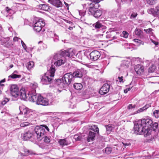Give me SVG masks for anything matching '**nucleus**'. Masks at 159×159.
I'll use <instances>...</instances> for the list:
<instances>
[{
    "label": "nucleus",
    "instance_id": "47",
    "mask_svg": "<svg viewBox=\"0 0 159 159\" xmlns=\"http://www.w3.org/2000/svg\"><path fill=\"white\" fill-rule=\"evenodd\" d=\"M24 152L25 153H24V155H25L26 156H28L30 154H32L30 152V151L29 150L26 149L25 150Z\"/></svg>",
    "mask_w": 159,
    "mask_h": 159
},
{
    "label": "nucleus",
    "instance_id": "30",
    "mask_svg": "<svg viewBox=\"0 0 159 159\" xmlns=\"http://www.w3.org/2000/svg\"><path fill=\"white\" fill-rule=\"evenodd\" d=\"M102 14V11L100 10H97L95 11L93 15L95 18H98L101 16Z\"/></svg>",
    "mask_w": 159,
    "mask_h": 159
},
{
    "label": "nucleus",
    "instance_id": "41",
    "mask_svg": "<svg viewBox=\"0 0 159 159\" xmlns=\"http://www.w3.org/2000/svg\"><path fill=\"white\" fill-rule=\"evenodd\" d=\"M112 35L111 32H107V34L106 36V37L107 39L113 38V39H114L115 38V36H113L112 37H111Z\"/></svg>",
    "mask_w": 159,
    "mask_h": 159
},
{
    "label": "nucleus",
    "instance_id": "20",
    "mask_svg": "<svg viewBox=\"0 0 159 159\" xmlns=\"http://www.w3.org/2000/svg\"><path fill=\"white\" fill-rule=\"evenodd\" d=\"M134 34L137 37L142 38L143 37V32L140 29H136L134 32Z\"/></svg>",
    "mask_w": 159,
    "mask_h": 159
},
{
    "label": "nucleus",
    "instance_id": "52",
    "mask_svg": "<svg viewBox=\"0 0 159 159\" xmlns=\"http://www.w3.org/2000/svg\"><path fill=\"white\" fill-rule=\"evenodd\" d=\"M37 84L36 83H34L31 86L32 89H35L37 87Z\"/></svg>",
    "mask_w": 159,
    "mask_h": 159
},
{
    "label": "nucleus",
    "instance_id": "22",
    "mask_svg": "<svg viewBox=\"0 0 159 159\" xmlns=\"http://www.w3.org/2000/svg\"><path fill=\"white\" fill-rule=\"evenodd\" d=\"M95 136V133L91 131H89L88 136L87 138V140L89 142L91 141H93Z\"/></svg>",
    "mask_w": 159,
    "mask_h": 159
},
{
    "label": "nucleus",
    "instance_id": "33",
    "mask_svg": "<svg viewBox=\"0 0 159 159\" xmlns=\"http://www.w3.org/2000/svg\"><path fill=\"white\" fill-rule=\"evenodd\" d=\"M34 66V62L33 61H30L27 63L26 67L28 70H30Z\"/></svg>",
    "mask_w": 159,
    "mask_h": 159
},
{
    "label": "nucleus",
    "instance_id": "39",
    "mask_svg": "<svg viewBox=\"0 0 159 159\" xmlns=\"http://www.w3.org/2000/svg\"><path fill=\"white\" fill-rule=\"evenodd\" d=\"M6 10L8 13L10 14H13L14 13L13 11L8 7H6Z\"/></svg>",
    "mask_w": 159,
    "mask_h": 159
},
{
    "label": "nucleus",
    "instance_id": "6",
    "mask_svg": "<svg viewBox=\"0 0 159 159\" xmlns=\"http://www.w3.org/2000/svg\"><path fill=\"white\" fill-rule=\"evenodd\" d=\"M33 29L36 32H39L42 28L45 25V23L42 19L36 18L33 21Z\"/></svg>",
    "mask_w": 159,
    "mask_h": 159
},
{
    "label": "nucleus",
    "instance_id": "29",
    "mask_svg": "<svg viewBox=\"0 0 159 159\" xmlns=\"http://www.w3.org/2000/svg\"><path fill=\"white\" fill-rule=\"evenodd\" d=\"M158 127V124L156 122H155L153 124V121H152V124L150 126H147V129L148 130H149L151 131V128H152L154 129H155L157 128Z\"/></svg>",
    "mask_w": 159,
    "mask_h": 159
},
{
    "label": "nucleus",
    "instance_id": "49",
    "mask_svg": "<svg viewBox=\"0 0 159 159\" xmlns=\"http://www.w3.org/2000/svg\"><path fill=\"white\" fill-rule=\"evenodd\" d=\"M116 81L120 83L122 82L123 83L124 81H123V77H118L117 78V79L116 80Z\"/></svg>",
    "mask_w": 159,
    "mask_h": 159
},
{
    "label": "nucleus",
    "instance_id": "44",
    "mask_svg": "<svg viewBox=\"0 0 159 159\" xmlns=\"http://www.w3.org/2000/svg\"><path fill=\"white\" fill-rule=\"evenodd\" d=\"M9 101V99L6 98H4L3 100L2 101L1 103L2 105H5Z\"/></svg>",
    "mask_w": 159,
    "mask_h": 159
},
{
    "label": "nucleus",
    "instance_id": "8",
    "mask_svg": "<svg viewBox=\"0 0 159 159\" xmlns=\"http://www.w3.org/2000/svg\"><path fill=\"white\" fill-rule=\"evenodd\" d=\"M10 93L11 95L15 98L17 97L19 95V90L18 86L16 84L11 85L10 88Z\"/></svg>",
    "mask_w": 159,
    "mask_h": 159
},
{
    "label": "nucleus",
    "instance_id": "15",
    "mask_svg": "<svg viewBox=\"0 0 159 159\" xmlns=\"http://www.w3.org/2000/svg\"><path fill=\"white\" fill-rule=\"evenodd\" d=\"M22 136L23 137L22 138L23 140H27L31 139V141H34V140L32 139V138L34 137L33 134L32 133L29 131L25 132L22 135Z\"/></svg>",
    "mask_w": 159,
    "mask_h": 159
},
{
    "label": "nucleus",
    "instance_id": "58",
    "mask_svg": "<svg viewBox=\"0 0 159 159\" xmlns=\"http://www.w3.org/2000/svg\"><path fill=\"white\" fill-rule=\"evenodd\" d=\"M151 42L154 44L155 45H157L158 43L157 42L153 40V39H151Z\"/></svg>",
    "mask_w": 159,
    "mask_h": 159
},
{
    "label": "nucleus",
    "instance_id": "54",
    "mask_svg": "<svg viewBox=\"0 0 159 159\" xmlns=\"http://www.w3.org/2000/svg\"><path fill=\"white\" fill-rule=\"evenodd\" d=\"M135 105H132V104H130L129 105L128 108L129 109H130L132 108H135Z\"/></svg>",
    "mask_w": 159,
    "mask_h": 159
},
{
    "label": "nucleus",
    "instance_id": "63",
    "mask_svg": "<svg viewBox=\"0 0 159 159\" xmlns=\"http://www.w3.org/2000/svg\"><path fill=\"white\" fill-rule=\"evenodd\" d=\"M5 82V79H3L2 80H1L0 81V85H1V83L4 82Z\"/></svg>",
    "mask_w": 159,
    "mask_h": 159
},
{
    "label": "nucleus",
    "instance_id": "53",
    "mask_svg": "<svg viewBox=\"0 0 159 159\" xmlns=\"http://www.w3.org/2000/svg\"><path fill=\"white\" fill-rule=\"evenodd\" d=\"M7 48H9L10 47H11L13 45V44L12 42L9 41L7 43Z\"/></svg>",
    "mask_w": 159,
    "mask_h": 159
},
{
    "label": "nucleus",
    "instance_id": "23",
    "mask_svg": "<svg viewBox=\"0 0 159 159\" xmlns=\"http://www.w3.org/2000/svg\"><path fill=\"white\" fill-rule=\"evenodd\" d=\"M93 25L96 29H105L106 28L105 26L101 24L99 22H97L93 24Z\"/></svg>",
    "mask_w": 159,
    "mask_h": 159
},
{
    "label": "nucleus",
    "instance_id": "34",
    "mask_svg": "<svg viewBox=\"0 0 159 159\" xmlns=\"http://www.w3.org/2000/svg\"><path fill=\"white\" fill-rule=\"evenodd\" d=\"M90 129L95 132H97L98 134L99 133V129L96 125H94L93 126H91Z\"/></svg>",
    "mask_w": 159,
    "mask_h": 159
},
{
    "label": "nucleus",
    "instance_id": "26",
    "mask_svg": "<svg viewBox=\"0 0 159 159\" xmlns=\"http://www.w3.org/2000/svg\"><path fill=\"white\" fill-rule=\"evenodd\" d=\"M20 99L21 100H25L27 97L25 91L24 90L21 89L20 90Z\"/></svg>",
    "mask_w": 159,
    "mask_h": 159
},
{
    "label": "nucleus",
    "instance_id": "35",
    "mask_svg": "<svg viewBox=\"0 0 159 159\" xmlns=\"http://www.w3.org/2000/svg\"><path fill=\"white\" fill-rule=\"evenodd\" d=\"M9 77H11L12 79H16L17 78H20L21 77L20 75H18L15 74H12L11 75H10Z\"/></svg>",
    "mask_w": 159,
    "mask_h": 159
},
{
    "label": "nucleus",
    "instance_id": "64",
    "mask_svg": "<svg viewBox=\"0 0 159 159\" xmlns=\"http://www.w3.org/2000/svg\"><path fill=\"white\" fill-rule=\"evenodd\" d=\"M128 90L127 89H126L124 90V93H126L128 92Z\"/></svg>",
    "mask_w": 159,
    "mask_h": 159
},
{
    "label": "nucleus",
    "instance_id": "50",
    "mask_svg": "<svg viewBox=\"0 0 159 159\" xmlns=\"http://www.w3.org/2000/svg\"><path fill=\"white\" fill-rule=\"evenodd\" d=\"M79 15L81 16H84L85 15V11H79Z\"/></svg>",
    "mask_w": 159,
    "mask_h": 159
},
{
    "label": "nucleus",
    "instance_id": "43",
    "mask_svg": "<svg viewBox=\"0 0 159 159\" xmlns=\"http://www.w3.org/2000/svg\"><path fill=\"white\" fill-rule=\"evenodd\" d=\"M29 124L28 122H24L20 124V126L21 127H24L29 125Z\"/></svg>",
    "mask_w": 159,
    "mask_h": 159
},
{
    "label": "nucleus",
    "instance_id": "3",
    "mask_svg": "<svg viewBox=\"0 0 159 159\" xmlns=\"http://www.w3.org/2000/svg\"><path fill=\"white\" fill-rule=\"evenodd\" d=\"M30 101L33 102H36L38 105L46 106L48 104V100L46 98H43L39 94H36L35 93L28 94Z\"/></svg>",
    "mask_w": 159,
    "mask_h": 159
},
{
    "label": "nucleus",
    "instance_id": "5",
    "mask_svg": "<svg viewBox=\"0 0 159 159\" xmlns=\"http://www.w3.org/2000/svg\"><path fill=\"white\" fill-rule=\"evenodd\" d=\"M34 131L37 135V139L39 140V139H41L42 137L46 134L47 132L49 131V129L47 125H41L36 126Z\"/></svg>",
    "mask_w": 159,
    "mask_h": 159
},
{
    "label": "nucleus",
    "instance_id": "36",
    "mask_svg": "<svg viewBox=\"0 0 159 159\" xmlns=\"http://www.w3.org/2000/svg\"><path fill=\"white\" fill-rule=\"evenodd\" d=\"M157 0H146L147 3L151 5H153L157 2Z\"/></svg>",
    "mask_w": 159,
    "mask_h": 159
},
{
    "label": "nucleus",
    "instance_id": "10",
    "mask_svg": "<svg viewBox=\"0 0 159 159\" xmlns=\"http://www.w3.org/2000/svg\"><path fill=\"white\" fill-rule=\"evenodd\" d=\"M68 57H72L73 58L77 59V60H81L82 59V55L80 53H77L75 55V51L71 49L68 50Z\"/></svg>",
    "mask_w": 159,
    "mask_h": 159
},
{
    "label": "nucleus",
    "instance_id": "46",
    "mask_svg": "<svg viewBox=\"0 0 159 159\" xmlns=\"http://www.w3.org/2000/svg\"><path fill=\"white\" fill-rule=\"evenodd\" d=\"M145 110V108H144V107H143L142 108H140L138 109L137 111H136V112L134 113V114L136 113H139L143 111L144 110Z\"/></svg>",
    "mask_w": 159,
    "mask_h": 159
},
{
    "label": "nucleus",
    "instance_id": "38",
    "mask_svg": "<svg viewBox=\"0 0 159 159\" xmlns=\"http://www.w3.org/2000/svg\"><path fill=\"white\" fill-rule=\"evenodd\" d=\"M154 116L156 118H159V110H155L153 112Z\"/></svg>",
    "mask_w": 159,
    "mask_h": 159
},
{
    "label": "nucleus",
    "instance_id": "17",
    "mask_svg": "<svg viewBox=\"0 0 159 159\" xmlns=\"http://www.w3.org/2000/svg\"><path fill=\"white\" fill-rule=\"evenodd\" d=\"M130 63V61L128 60H124L121 65L120 68L119 69V70H122L127 69L129 67Z\"/></svg>",
    "mask_w": 159,
    "mask_h": 159
},
{
    "label": "nucleus",
    "instance_id": "14",
    "mask_svg": "<svg viewBox=\"0 0 159 159\" xmlns=\"http://www.w3.org/2000/svg\"><path fill=\"white\" fill-rule=\"evenodd\" d=\"M110 88V85L108 84H105L100 89L99 93L101 95L105 94L109 92Z\"/></svg>",
    "mask_w": 159,
    "mask_h": 159
},
{
    "label": "nucleus",
    "instance_id": "16",
    "mask_svg": "<svg viewBox=\"0 0 159 159\" xmlns=\"http://www.w3.org/2000/svg\"><path fill=\"white\" fill-rule=\"evenodd\" d=\"M48 2L57 8L62 6V3L60 0H48Z\"/></svg>",
    "mask_w": 159,
    "mask_h": 159
},
{
    "label": "nucleus",
    "instance_id": "9",
    "mask_svg": "<svg viewBox=\"0 0 159 159\" xmlns=\"http://www.w3.org/2000/svg\"><path fill=\"white\" fill-rule=\"evenodd\" d=\"M68 50L59 52L54 55L53 57V59L55 60H58L60 59L62 57H68Z\"/></svg>",
    "mask_w": 159,
    "mask_h": 159
},
{
    "label": "nucleus",
    "instance_id": "7",
    "mask_svg": "<svg viewBox=\"0 0 159 159\" xmlns=\"http://www.w3.org/2000/svg\"><path fill=\"white\" fill-rule=\"evenodd\" d=\"M99 7L98 2H97V0H93V2L89 4V14L93 15L97 9L96 7Z\"/></svg>",
    "mask_w": 159,
    "mask_h": 159
},
{
    "label": "nucleus",
    "instance_id": "51",
    "mask_svg": "<svg viewBox=\"0 0 159 159\" xmlns=\"http://www.w3.org/2000/svg\"><path fill=\"white\" fill-rule=\"evenodd\" d=\"M137 14L135 12H133L132 13L131 16H130V18H135L136 16H137Z\"/></svg>",
    "mask_w": 159,
    "mask_h": 159
},
{
    "label": "nucleus",
    "instance_id": "37",
    "mask_svg": "<svg viewBox=\"0 0 159 159\" xmlns=\"http://www.w3.org/2000/svg\"><path fill=\"white\" fill-rule=\"evenodd\" d=\"M156 69V67L154 65H152L148 69V72L149 73L153 72Z\"/></svg>",
    "mask_w": 159,
    "mask_h": 159
},
{
    "label": "nucleus",
    "instance_id": "57",
    "mask_svg": "<svg viewBox=\"0 0 159 159\" xmlns=\"http://www.w3.org/2000/svg\"><path fill=\"white\" fill-rule=\"evenodd\" d=\"M150 107H151V105L149 104H146L144 107H143L144 108H145V110Z\"/></svg>",
    "mask_w": 159,
    "mask_h": 159
},
{
    "label": "nucleus",
    "instance_id": "27",
    "mask_svg": "<svg viewBox=\"0 0 159 159\" xmlns=\"http://www.w3.org/2000/svg\"><path fill=\"white\" fill-rule=\"evenodd\" d=\"M74 88L76 90H81L83 88L82 84L81 83H75L73 85Z\"/></svg>",
    "mask_w": 159,
    "mask_h": 159
},
{
    "label": "nucleus",
    "instance_id": "31",
    "mask_svg": "<svg viewBox=\"0 0 159 159\" xmlns=\"http://www.w3.org/2000/svg\"><path fill=\"white\" fill-rule=\"evenodd\" d=\"M107 133L108 134L110 133L112 131V130L113 129L114 127L113 126L109 125H106V126Z\"/></svg>",
    "mask_w": 159,
    "mask_h": 159
},
{
    "label": "nucleus",
    "instance_id": "32",
    "mask_svg": "<svg viewBox=\"0 0 159 159\" xmlns=\"http://www.w3.org/2000/svg\"><path fill=\"white\" fill-rule=\"evenodd\" d=\"M43 139V141L44 142L48 144L50 141V139L49 137H47L46 135L44 136L43 137H42L41 139Z\"/></svg>",
    "mask_w": 159,
    "mask_h": 159
},
{
    "label": "nucleus",
    "instance_id": "1",
    "mask_svg": "<svg viewBox=\"0 0 159 159\" xmlns=\"http://www.w3.org/2000/svg\"><path fill=\"white\" fill-rule=\"evenodd\" d=\"M152 123V120L149 118L138 120L134 125V129L135 133L143 134L144 136H147L151 134V131L147 129V126H150Z\"/></svg>",
    "mask_w": 159,
    "mask_h": 159
},
{
    "label": "nucleus",
    "instance_id": "13",
    "mask_svg": "<svg viewBox=\"0 0 159 159\" xmlns=\"http://www.w3.org/2000/svg\"><path fill=\"white\" fill-rule=\"evenodd\" d=\"M89 56L91 59L93 61H96L100 57L101 54L98 51L94 50L90 53Z\"/></svg>",
    "mask_w": 159,
    "mask_h": 159
},
{
    "label": "nucleus",
    "instance_id": "28",
    "mask_svg": "<svg viewBox=\"0 0 159 159\" xmlns=\"http://www.w3.org/2000/svg\"><path fill=\"white\" fill-rule=\"evenodd\" d=\"M148 12L149 14H151L154 16H156L158 15V12L155 11L154 9L150 8L148 10Z\"/></svg>",
    "mask_w": 159,
    "mask_h": 159
},
{
    "label": "nucleus",
    "instance_id": "42",
    "mask_svg": "<svg viewBox=\"0 0 159 159\" xmlns=\"http://www.w3.org/2000/svg\"><path fill=\"white\" fill-rule=\"evenodd\" d=\"M74 138L76 141H80L81 140L82 137L76 134L74 136Z\"/></svg>",
    "mask_w": 159,
    "mask_h": 159
},
{
    "label": "nucleus",
    "instance_id": "11",
    "mask_svg": "<svg viewBox=\"0 0 159 159\" xmlns=\"http://www.w3.org/2000/svg\"><path fill=\"white\" fill-rule=\"evenodd\" d=\"M86 70L84 68H81L80 69H78L75 70L72 74L73 78L74 77L81 78L83 74L85 73Z\"/></svg>",
    "mask_w": 159,
    "mask_h": 159
},
{
    "label": "nucleus",
    "instance_id": "48",
    "mask_svg": "<svg viewBox=\"0 0 159 159\" xmlns=\"http://www.w3.org/2000/svg\"><path fill=\"white\" fill-rule=\"evenodd\" d=\"M122 34L123 35V37L124 38H126L128 37L129 34L126 31H123L122 32Z\"/></svg>",
    "mask_w": 159,
    "mask_h": 159
},
{
    "label": "nucleus",
    "instance_id": "25",
    "mask_svg": "<svg viewBox=\"0 0 159 159\" xmlns=\"http://www.w3.org/2000/svg\"><path fill=\"white\" fill-rule=\"evenodd\" d=\"M120 10V8L118 7L117 8H115L112 10L110 12V14L111 16L113 17L116 16V15L119 12V11Z\"/></svg>",
    "mask_w": 159,
    "mask_h": 159
},
{
    "label": "nucleus",
    "instance_id": "56",
    "mask_svg": "<svg viewBox=\"0 0 159 159\" xmlns=\"http://www.w3.org/2000/svg\"><path fill=\"white\" fill-rule=\"evenodd\" d=\"M21 43L23 47V48L25 49H26V46L25 44L24 43L23 41L21 40Z\"/></svg>",
    "mask_w": 159,
    "mask_h": 159
},
{
    "label": "nucleus",
    "instance_id": "2",
    "mask_svg": "<svg viewBox=\"0 0 159 159\" xmlns=\"http://www.w3.org/2000/svg\"><path fill=\"white\" fill-rule=\"evenodd\" d=\"M74 80L72 74L70 73L65 74L61 79H55L54 82L61 88H64L69 85Z\"/></svg>",
    "mask_w": 159,
    "mask_h": 159
},
{
    "label": "nucleus",
    "instance_id": "4",
    "mask_svg": "<svg viewBox=\"0 0 159 159\" xmlns=\"http://www.w3.org/2000/svg\"><path fill=\"white\" fill-rule=\"evenodd\" d=\"M56 71V69L55 66L53 64H52L48 72L49 73V76L50 77H49L48 76L46 75V74L42 76L41 78V82L43 84H47L51 83L52 80V77H53L54 76V73Z\"/></svg>",
    "mask_w": 159,
    "mask_h": 159
},
{
    "label": "nucleus",
    "instance_id": "12",
    "mask_svg": "<svg viewBox=\"0 0 159 159\" xmlns=\"http://www.w3.org/2000/svg\"><path fill=\"white\" fill-rule=\"evenodd\" d=\"M20 113L24 114L25 115V118L22 120L25 121L27 120L26 118L29 117L30 115V112L27 108H25L24 107H20Z\"/></svg>",
    "mask_w": 159,
    "mask_h": 159
},
{
    "label": "nucleus",
    "instance_id": "61",
    "mask_svg": "<svg viewBox=\"0 0 159 159\" xmlns=\"http://www.w3.org/2000/svg\"><path fill=\"white\" fill-rule=\"evenodd\" d=\"M65 4V5L66 6L67 8V9H69V5L68 3H66V2H64Z\"/></svg>",
    "mask_w": 159,
    "mask_h": 159
},
{
    "label": "nucleus",
    "instance_id": "55",
    "mask_svg": "<svg viewBox=\"0 0 159 159\" xmlns=\"http://www.w3.org/2000/svg\"><path fill=\"white\" fill-rule=\"evenodd\" d=\"M19 40H21L20 38H18L17 37H15L13 39L14 42L18 41Z\"/></svg>",
    "mask_w": 159,
    "mask_h": 159
},
{
    "label": "nucleus",
    "instance_id": "40",
    "mask_svg": "<svg viewBox=\"0 0 159 159\" xmlns=\"http://www.w3.org/2000/svg\"><path fill=\"white\" fill-rule=\"evenodd\" d=\"M112 151V149L110 147H107L105 148V152L107 154H110Z\"/></svg>",
    "mask_w": 159,
    "mask_h": 159
},
{
    "label": "nucleus",
    "instance_id": "60",
    "mask_svg": "<svg viewBox=\"0 0 159 159\" xmlns=\"http://www.w3.org/2000/svg\"><path fill=\"white\" fill-rule=\"evenodd\" d=\"M122 143L123 144V145L125 146H128L130 145V143Z\"/></svg>",
    "mask_w": 159,
    "mask_h": 159
},
{
    "label": "nucleus",
    "instance_id": "45",
    "mask_svg": "<svg viewBox=\"0 0 159 159\" xmlns=\"http://www.w3.org/2000/svg\"><path fill=\"white\" fill-rule=\"evenodd\" d=\"M144 30L147 33L152 34V29L151 28H148V29H144Z\"/></svg>",
    "mask_w": 159,
    "mask_h": 159
},
{
    "label": "nucleus",
    "instance_id": "62",
    "mask_svg": "<svg viewBox=\"0 0 159 159\" xmlns=\"http://www.w3.org/2000/svg\"><path fill=\"white\" fill-rule=\"evenodd\" d=\"M156 9L158 12H159V5L156 7Z\"/></svg>",
    "mask_w": 159,
    "mask_h": 159
},
{
    "label": "nucleus",
    "instance_id": "19",
    "mask_svg": "<svg viewBox=\"0 0 159 159\" xmlns=\"http://www.w3.org/2000/svg\"><path fill=\"white\" fill-rule=\"evenodd\" d=\"M39 9L46 11H48L51 10V7L46 4H40L38 6Z\"/></svg>",
    "mask_w": 159,
    "mask_h": 159
},
{
    "label": "nucleus",
    "instance_id": "59",
    "mask_svg": "<svg viewBox=\"0 0 159 159\" xmlns=\"http://www.w3.org/2000/svg\"><path fill=\"white\" fill-rule=\"evenodd\" d=\"M67 23L69 24L71 26L73 27V23L71 21H70L67 20Z\"/></svg>",
    "mask_w": 159,
    "mask_h": 159
},
{
    "label": "nucleus",
    "instance_id": "18",
    "mask_svg": "<svg viewBox=\"0 0 159 159\" xmlns=\"http://www.w3.org/2000/svg\"><path fill=\"white\" fill-rule=\"evenodd\" d=\"M134 70L137 74L141 75L143 73L144 67L139 65H137L135 66Z\"/></svg>",
    "mask_w": 159,
    "mask_h": 159
},
{
    "label": "nucleus",
    "instance_id": "24",
    "mask_svg": "<svg viewBox=\"0 0 159 159\" xmlns=\"http://www.w3.org/2000/svg\"><path fill=\"white\" fill-rule=\"evenodd\" d=\"M64 58V57H63ZM66 62V60L64 58L63 59H60L57 60V61L54 62V64L56 66H60Z\"/></svg>",
    "mask_w": 159,
    "mask_h": 159
},
{
    "label": "nucleus",
    "instance_id": "21",
    "mask_svg": "<svg viewBox=\"0 0 159 159\" xmlns=\"http://www.w3.org/2000/svg\"><path fill=\"white\" fill-rule=\"evenodd\" d=\"M58 143L61 146H62L68 145L70 143L67 139H59L58 141Z\"/></svg>",
    "mask_w": 159,
    "mask_h": 159
}]
</instances>
